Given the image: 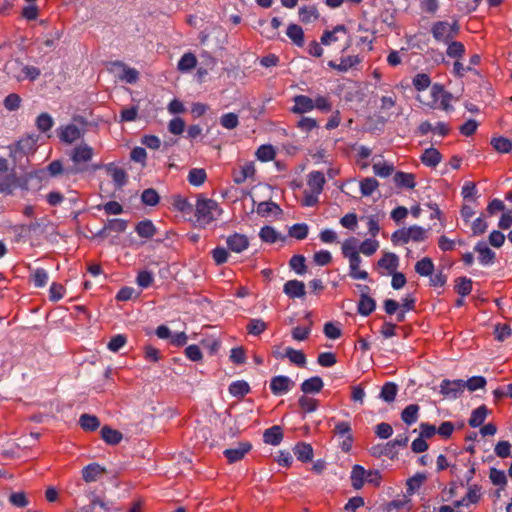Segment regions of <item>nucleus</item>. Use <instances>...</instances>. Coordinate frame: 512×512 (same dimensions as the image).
Masks as SVG:
<instances>
[{
	"label": "nucleus",
	"instance_id": "obj_35",
	"mask_svg": "<svg viewBox=\"0 0 512 512\" xmlns=\"http://www.w3.org/2000/svg\"><path fill=\"white\" fill-rule=\"evenodd\" d=\"M299 19L304 24H309L319 18V12L315 6H302L299 8Z\"/></svg>",
	"mask_w": 512,
	"mask_h": 512
},
{
	"label": "nucleus",
	"instance_id": "obj_53",
	"mask_svg": "<svg viewBox=\"0 0 512 512\" xmlns=\"http://www.w3.org/2000/svg\"><path fill=\"white\" fill-rule=\"evenodd\" d=\"M306 259L303 255H294L289 261L290 268L294 270L298 275L306 273L307 266L305 264Z\"/></svg>",
	"mask_w": 512,
	"mask_h": 512
},
{
	"label": "nucleus",
	"instance_id": "obj_36",
	"mask_svg": "<svg viewBox=\"0 0 512 512\" xmlns=\"http://www.w3.org/2000/svg\"><path fill=\"white\" fill-rule=\"evenodd\" d=\"M101 436L102 439L109 445H116L123 438L122 433L120 431L112 429L109 426L102 427Z\"/></svg>",
	"mask_w": 512,
	"mask_h": 512
},
{
	"label": "nucleus",
	"instance_id": "obj_46",
	"mask_svg": "<svg viewBox=\"0 0 512 512\" xmlns=\"http://www.w3.org/2000/svg\"><path fill=\"white\" fill-rule=\"evenodd\" d=\"M37 129L42 132H48L54 125V120L50 114L43 112L38 115L35 121Z\"/></svg>",
	"mask_w": 512,
	"mask_h": 512
},
{
	"label": "nucleus",
	"instance_id": "obj_30",
	"mask_svg": "<svg viewBox=\"0 0 512 512\" xmlns=\"http://www.w3.org/2000/svg\"><path fill=\"white\" fill-rule=\"evenodd\" d=\"M378 266L386 269L388 273L395 272L399 266V257L392 252L385 253L378 261Z\"/></svg>",
	"mask_w": 512,
	"mask_h": 512
},
{
	"label": "nucleus",
	"instance_id": "obj_57",
	"mask_svg": "<svg viewBox=\"0 0 512 512\" xmlns=\"http://www.w3.org/2000/svg\"><path fill=\"white\" fill-rule=\"evenodd\" d=\"M266 328L267 324L262 319H250L246 327L248 333L254 336L260 335Z\"/></svg>",
	"mask_w": 512,
	"mask_h": 512
},
{
	"label": "nucleus",
	"instance_id": "obj_50",
	"mask_svg": "<svg viewBox=\"0 0 512 512\" xmlns=\"http://www.w3.org/2000/svg\"><path fill=\"white\" fill-rule=\"evenodd\" d=\"M298 404L303 413H313L316 411L318 401L312 397H309L308 394H305L299 398Z\"/></svg>",
	"mask_w": 512,
	"mask_h": 512
},
{
	"label": "nucleus",
	"instance_id": "obj_14",
	"mask_svg": "<svg viewBox=\"0 0 512 512\" xmlns=\"http://www.w3.org/2000/svg\"><path fill=\"white\" fill-rule=\"evenodd\" d=\"M480 499V489L477 485H471L468 487L466 494L460 499L454 501V506L459 509L468 507L470 504H475Z\"/></svg>",
	"mask_w": 512,
	"mask_h": 512
},
{
	"label": "nucleus",
	"instance_id": "obj_54",
	"mask_svg": "<svg viewBox=\"0 0 512 512\" xmlns=\"http://www.w3.org/2000/svg\"><path fill=\"white\" fill-rule=\"evenodd\" d=\"M141 201L147 206H155L160 201V196L153 188L145 189L141 194Z\"/></svg>",
	"mask_w": 512,
	"mask_h": 512
},
{
	"label": "nucleus",
	"instance_id": "obj_10",
	"mask_svg": "<svg viewBox=\"0 0 512 512\" xmlns=\"http://www.w3.org/2000/svg\"><path fill=\"white\" fill-rule=\"evenodd\" d=\"M227 247L235 253H241L249 246V240L246 235L234 233L226 239Z\"/></svg>",
	"mask_w": 512,
	"mask_h": 512
},
{
	"label": "nucleus",
	"instance_id": "obj_55",
	"mask_svg": "<svg viewBox=\"0 0 512 512\" xmlns=\"http://www.w3.org/2000/svg\"><path fill=\"white\" fill-rule=\"evenodd\" d=\"M379 182L372 177L365 178L360 182V190L363 196H370L378 188Z\"/></svg>",
	"mask_w": 512,
	"mask_h": 512
},
{
	"label": "nucleus",
	"instance_id": "obj_27",
	"mask_svg": "<svg viewBox=\"0 0 512 512\" xmlns=\"http://www.w3.org/2000/svg\"><path fill=\"white\" fill-rule=\"evenodd\" d=\"M135 231L141 238L149 239L156 234L157 229L151 220L145 219L136 224Z\"/></svg>",
	"mask_w": 512,
	"mask_h": 512
},
{
	"label": "nucleus",
	"instance_id": "obj_25",
	"mask_svg": "<svg viewBox=\"0 0 512 512\" xmlns=\"http://www.w3.org/2000/svg\"><path fill=\"white\" fill-rule=\"evenodd\" d=\"M341 252L343 257L347 258L348 260L360 256L358 239L355 237H350L346 239L342 243Z\"/></svg>",
	"mask_w": 512,
	"mask_h": 512
},
{
	"label": "nucleus",
	"instance_id": "obj_29",
	"mask_svg": "<svg viewBox=\"0 0 512 512\" xmlns=\"http://www.w3.org/2000/svg\"><path fill=\"white\" fill-rule=\"evenodd\" d=\"M38 173L40 179H43L45 174H49L51 177H57L61 174L66 175V168H64L61 160H53L45 169L39 170Z\"/></svg>",
	"mask_w": 512,
	"mask_h": 512
},
{
	"label": "nucleus",
	"instance_id": "obj_11",
	"mask_svg": "<svg viewBox=\"0 0 512 512\" xmlns=\"http://www.w3.org/2000/svg\"><path fill=\"white\" fill-rule=\"evenodd\" d=\"M361 61H362V59L359 56H357V55H350V56L342 57L340 59V63L339 64H337L336 62L331 60V61L328 62V66L331 69H334V70H336L338 72L345 73L348 70L354 68Z\"/></svg>",
	"mask_w": 512,
	"mask_h": 512
},
{
	"label": "nucleus",
	"instance_id": "obj_18",
	"mask_svg": "<svg viewBox=\"0 0 512 512\" xmlns=\"http://www.w3.org/2000/svg\"><path fill=\"white\" fill-rule=\"evenodd\" d=\"M112 67L122 69V73L118 75L119 79L129 84H134L139 79V72L135 68L127 67L123 62L115 61Z\"/></svg>",
	"mask_w": 512,
	"mask_h": 512
},
{
	"label": "nucleus",
	"instance_id": "obj_51",
	"mask_svg": "<svg viewBox=\"0 0 512 512\" xmlns=\"http://www.w3.org/2000/svg\"><path fill=\"white\" fill-rule=\"evenodd\" d=\"M197 59L192 53H185L178 62L179 71H190L196 67Z\"/></svg>",
	"mask_w": 512,
	"mask_h": 512
},
{
	"label": "nucleus",
	"instance_id": "obj_3",
	"mask_svg": "<svg viewBox=\"0 0 512 512\" xmlns=\"http://www.w3.org/2000/svg\"><path fill=\"white\" fill-rule=\"evenodd\" d=\"M457 22L449 24L447 21L435 22L431 28L432 35L439 42L449 43L459 33Z\"/></svg>",
	"mask_w": 512,
	"mask_h": 512
},
{
	"label": "nucleus",
	"instance_id": "obj_26",
	"mask_svg": "<svg viewBox=\"0 0 512 512\" xmlns=\"http://www.w3.org/2000/svg\"><path fill=\"white\" fill-rule=\"evenodd\" d=\"M107 171L109 172L114 185L117 188H122L127 184L128 177L124 169L114 166L112 163L107 165Z\"/></svg>",
	"mask_w": 512,
	"mask_h": 512
},
{
	"label": "nucleus",
	"instance_id": "obj_9",
	"mask_svg": "<svg viewBox=\"0 0 512 512\" xmlns=\"http://www.w3.org/2000/svg\"><path fill=\"white\" fill-rule=\"evenodd\" d=\"M431 96L435 101L440 102L441 109L445 111H449L452 109V106L450 105V102L452 100V94L444 90L442 85L437 83L432 85Z\"/></svg>",
	"mask_w": 512,
	"mask_h": 512
},
{
	"label": "nucleus",
	"instance_id": "obj_52",
	"mask_svg": "<svg viewBox=\"0 0 512 512\" xmlns=\"http://www.w3.org/2000/svg\"><path fill=\"white\" fill-rule=\"evenodd\" d=\"M446 44L448 45L446 54L449 57L459 59L464 55L465 46L463 45L462 42L451 40L449 43Z\"/></svg>",
	"mask_w": 512,
	"mask_h": 512
},
{
	"label": "nucleus",
	"instance_id": "obj_38",
	"mask_svg": "<svg viewBox=\"0 0 512 512\" xmlns=\"http://www.w3.org/2000/svg\"><path fill=\"white\" fill-rule=\"evenodd\" d=\"M398 392V386L394 382H386L380 391L379 398L383 401L390 403L395 400Z\"/></svg>",
	"mask_w": 512,
	"mask_h": 512
},
{
	"label": "nucleus",
	"instance_id": "obj_62",
	"mask_svg": "<svg viewBox=\"0 0 512 512\" xmlns=\"http://www.w3.org/2000/svg\"><path fill=\"white\" fill-rule=\"evenodd\" d=\"M98 210H104L107 215H119L123 212V206L117 201H109L97 206Z\"/></svg>",
	"mask_w": 512,
	"mask_h": 512
},
{
	"label": "nucleus",
	"instance_id": "obj_5",
	"mask_svg": "<svg viewBox=\"0 0 512 512\" xmlns=\"http://www.w3.org/2000/svg\"><path fill=\"white\" fill-rule=\"evenodd\" d=\"M50 222L46 218L35 220L29 224H21L15 227V231L19 235H36L40 236L46 232L47 226Z\"/></svg>",
	"mask_w": 512,
	"mask_h": 512
},
{
	"label": "nucleus",
	"instance_id": "obj_59",
	"mask_svg": "<svg viewBox=\"0 0 512 512\" xmlns=\"http://www.w3.org/2000/svg\"><path fill=\"white\" fill-rule=\"evenodd\" d=\"M488 223L485 220V216L481 214L471 224V231L473 236H479L486 232Z\"/></svg>",
	"mask_w": 512,
	"mask_h": 512
},
{
	"label": "nucleus",
	"instance_id": "obj_60",
	"mask_svg": "<svg viewBox=\"0 0 512 512\" xmlns=\"http://www.w3.org/2000/svg\"><path fill=\"white\" fill-rule=\"evenodd\" d=\"M308 232L309 228L306 223H296L289 230L290 236L298 240L305 239L308 235Z\"/></svg>",
	"mask_w": 512,
	"mask_h": 512
},
{
	"label": "nucleus",
	"instance_id": "obj_20",
	"mask_svg": "<svg viewBox=\"0 0 512 512\" xmlns=\"http://www.w3.org/2000/svg\"><path fill=\"white\" fill-rule=\"evenodd\" d=\"M324 387V382L321 377L313 376L304 380L300 386L301 391L304 394H316L319 393Z\"/></svg>",
	"mask_w": 512,
	"mask_h": 512
},
{
	"label": "nucleus",
	"instance_id": "obj_24",
	"mask_svg": "<svg viewBox=\"0 0 512 512\" xmlns=\"http://www.w3.org/2000/svg\"><path fill=\"white\" fill-rule=\"evenodd\" d=\"M283 440V431L281 426L275 425L268 428L263 433L264 443L272 446H277Z\"/></svg>",
	"mask_w": 512,
	"mask_h": 512
},
{
	"label": "nucleus",
	"instance_id": "obj_63",
	"mask_svg": "<svg viewBox=\"0 0 512 512\" xmlns=\"http://www.w3.org/2000/svg\"><path fill=\"white\" fill-rule=\"evenodd\" d=\"M391 241L394 245L407 244L410 241L409 229L400 228L392 233Z\"/></svg>",
	"mask_w": 512,
	"mask_h": 512
},
{
	"label": "nucleus",
	"instance_id": "obj_17",
	"mask_svg": "<svg viewBox=\"0 0 512 512\" xmlns=\"http://www.w3.org/2000/svg\"><path fill=\"white\" fill-rule=\"evenodd\" d=\"M326 183L325 176L320 171H311L308 174L307 185L309 187V191L315 192L316 194H321Z\"/></svg>",
	"mask_w": 512,
	"mask_h": 512
},
{
	"label": "nucleus",
	"instance_id": "obj_48",
	"mask_svg": "<svg viewBox=\"0 0 512 512\" xmlns=\"http://www.w3.org/2000/svg\"><path fill=\"white\" fill-rule=\"evenodd\" d=\"M260 239L265 243L273 244L280 239V234L272 226H264L259 232Z\"/></svg>",
	"mask_w": 512,
	"mask_h": 512
},
{
	"label": "nucleus",
	"instance_id": "obj_19",
	"mask_svg": "<svg viewBox=\"0 0 512 512\" xmlns=\"http://www.w3.org/2000/svg\"><path fill=\"white\" fill-rule=\"evenodd\" d=\"M82 133L80 129L74 124H68L60 128L59 138L62 142L71 144L80 139Z\"/></svg>",
	"mask_w": 512,
	"mask_h": 512
},
{
	"label": "nucleus",
	"instance_id": "obj_32",
	"mask_svg": "<svg viewBox=\"0 0 512 512\" xmlns=\"http://www.w3.org/2000/svg\"><path fill=\"white\" fill-rule=\"evenodd\" d=\"M286 35L296 46L303 47L304 32L301 26L294 23L289 24L287 27Z\"/></svg>",
	"mask_w": 512,
	"mask_h": 512
},
{
	"label": "nucleus",
	"instance_id": "obj_7",
	"mask_svg": "<svg viewBox=\"0 0 512 512\" xmlns=\"http://www.w3.org/2000/svg\"><path fill=\"white\" fill-rule=\"evenodd\" d=\"M37 139L33 136H27L17 141L11 148V155L14 158H21L32 153L35 150Z\"/></svg>",
	"mask_w": 512,
	"mask_h": 512
},
{
	"label": "nucleus",
	"instance_id": "obj_2",
	"mask_svg": "<svg viewBox=\"0 0 512 512\" xmlns=\"http://www.w3.org/2000/svg\"><path fill=\"white\" fill-rule=\"evenodd\" d=\"M93 157V148L88 144H80L70 152L71 166L66 167V176L76 175L87 171V163Z\"/></svg>",
	"mask_w": 512,
	"mask_h": 512
},
{
	"label": "nucleus",
	"instance_id": "obj_15",
	"mask_svg": "<svg viewBox=\"0 0 512 512\" xmlns=\"http://www.w3.org/2000/svg\"><path fill=\"white\" fill-rule=\"evenodd\" d=\"M252 446L248 442L239 443L236 448L226 449L224 455L229 463H234L241 460L246 453L251 450Z\"/></svg>",
	"mask_w": 512,
	"mask_h": 512
},
{
	"label": "nucleus",
	"instance_id": "obj_8",
	"mask_svg": "<svg viewBox=\"0 0 512 512\" xmlns=\"http://www.w3.org/2000/svg\"><path fill=\"white\" fill-rule=\"evenodd\" d=\"M474 251L478 253V261L481 265L490 266L494 264L496 253L484 241L476 243Z\"/></svg>",
	"mask_w": 512,
	"mask_h": 512
},
{
	"label": "nucleus",
	"instance_id": "obj_49",
	"mask_svg": "<svg viewBox=\"0 0 512 512\" xmlns=\"http://www.w3.org/2000/svg\"><path fill=\"white\" fill-rule=\"evenodd\" d=\"M48 272L43 268H37L31 274V281L37 288L45 287L48 283Z\"/></svg>",
	"mask_w": 512,
	"mask_h": 512
},
{
	"label": "nucleus",
	"instance_id": "obj_58",
	"mask_svg": "<svg viewBox=\"0 0 512 512\" xmlns=\"http://www.w3.org/2000/svg\"><path fill=\"white\" fill-rule=\"evenodd\" d=\"M173 206L183 214H191L194 211V206L188 201V199L181 196H176L174 198Z\"/></svg>",
	"mask_w": 512,
	"mask_h": 512
},
{
	"label": "nucleus",
	"instance_id": "obj_31",
	"mask_svg": "<svg viewBox=\"0 0 512 512\" xmlns=\"http://www.w3.org/2000/svg\"><path fill=\"white\" fill-rule=\"evenodd\" d=\"M376 309L375 300L369 295H360L357 311L362 316H369Z\"/></svg>",
	"mask_w": 512,
	"mask_h": 512
},
{
	"label": "nucleus",
	"instance_id": "obj_56",
	"mask_svg": "<svg viewBox=\"0 0 512 512\" xmlns=\"http://www.w3.org/2000/svg\"><path fill=\"white\" fill-rule=\"evenodd\" d=\"M220 124L228 130L235 129L239 125V118L236 113H225L220 117Z\"/></svg>",
	"mask_w": 512,
	"mask_h": 512
},
{
	"label": "nucleus",
	"instance_id": "obj_61",
	"mask_svg": "<svg viewBox=\"0 0 512 512\" xmlns=\"http://www.w3.org/2000/svg\"><path fill=\"white\" fill-rule=\"evenodd\" d=\"M408 229H409L410 241L421 242L427 238L428 230L421 226L413 225V226L408 227Z\"/></svg>",
	"mask_w": 512,
	"mask_h": 512
},
{
	"label": "nucleus",
	"instance_id": "obj_41",
	"mask_svg": "<svg viewBox=\"0 0 512 512\" xmlns=\"http://www.w3.org/2000/svg\"><path fill=\"white\" fill-rule=\"evenodd\" d=\"M255 174V167L253 162H248L244 164L240 171L235 174L234 176V182L236 184H242L245 182L248 178H252Z\"/></svg>",
	"mask_w": 512,
	"mask_h": 512
},
{
	"label": "nucleus",
	"instance_id": "obj_47",
	"mask_svg": "<svg viewBox=\"0 0 512 512\" xmlns=\"http://www.w3.org/2000/svg\"><path fill=\"white\" fill-rule=\"evenodd\" d=\"M455 282V290L461 297H465L471 293L473 282L470 278L459 277Z\"/></svg>",
	"mask_w": 512,
	"mask_h": 512
},
{
	"label": "nucleus",
	"instance_id": "obj_12",
	"mask_svg": "<svg viewBox=\"0 0 512 512\" xmlns=\"http://www.w3.org/2000/svg\"><path fill=\"white\" fill-rule=\"evenodd\" d=\"M283 292L290 298H302L306 294L305 284L302 281L288 280L283 286Z\"/></svg>",
	"mask_w": 512,
	"mask_h": 512
},
{
	"label": "nucleus",
	"instance_id": "obj_23",
	"mask_svg": "<svg viewBox=\"0 0 512 512\" xmlns=\"http://www.w3.org/2000/svg\"><path fill=\"white\" fill-rule=\"evenodd\" d=\"M314 109V101L306 95H297L294 97V106L292 111L297 114H303Z\"/></svg>",
	"mask_w": 512,
	"mask_h": 512
},
{
	"label": "nucleus",
	"instance_id": "obj_13",
	"mask_svg": "<svg viewBox=\"0 0 512 512\" xmlns=\"http://www.w3.org/2000/svg\"><path fill=\"white\" fill-rule=\"evenodd\" d=\"M13 66H16L20 72L15 74L14 76L20 81L24 79H29L30 81L36 80L41 72L40 69L35 66L23 65L20 61L16 60L12 63Z\"/></svg>",
	"mask_w": 512,
	"mask_h": 512
},
{
	"label": "nucleus",
	"instance_id": "obj_4",
	"mask_svg": "<svg viewBox=\"0 0 512 512\" xmlns=\"http://www.w3.org/2000/svg\"><path fill=\"white\" fill-rule=\"evenodd\" d=\"M464 392V380L463 379H443L439 385V393L449 400H455L459 398Z\"/></svg>",
	"mask_w": 512,
	"mask_h": 512
},
{
	"label": "nucleus",
	"instance_id": "obj_6",
	"mask_svg": "<svg viewBox=\"0 0 512 512\" xmlns=\"http://www.w3.org/2000/svg\"><path fill=\"white\" fill-rule=\"evenodd\" d=\"M294 385V381L288 376L278 375L271 378L269 387L273 395L282 396L287 394Z\"/></svg>",
	"mask_w": 512,
	"mask_h": 512
},
{
	"label": "nucleus",
	"instance_id": "obj_39",
	"mask_svg": "<svg viewBox=\"0 0 512 512\" xmlns=\"http://www.w3.org/2000/svg\"><path fill=\"white\" fill-rule=\"evenodd\" d=\"M284 356L287 357L291 363L299 367H305L307 363L305 354L301 350H296L292 347L286 348Z\"/></svg>",
	"mask_w": 512,
	"mask_h": 512
},
{
	"label": "nucleus",
	"instance_id": "obj_34",
	"mask_svg": "<svg viewBox=\"0 0 512 512\" xmlns=\"http://www.w3.org/2000/svg\"><path fill=\"white\" fill-rule=\"evenodd\" d=\"M414 268L415 272L420 276L428 277L433 274L435 266L430 257H424L416 262Z\"/></svg>",
	"mask_w": 512,
	"mask_h": 512
},
{
	"label": "nucleus",
	"instance_id": "obj_45",
	"mask_svg": "<svg viewBox=\"0 0 512 512\" xmlns=\"http://www.w3.org/2000/svg\"><path fill=\"white\" fill-rule=\"evenodd\" d=\"M207 178L206 171L201 168H193L188 173V182L195 187L201 186Z\"/></svg>",
	"mask_w": 512,
	"mask_h": 512
},
{
	"label": "nucleus",
	"instance_id": "obj_43",
	"mask_svg": "<svg viewBox=\"0 0 512 512\" xmlns=\"http://www.w3.org/2000/svg\"><path fill=\"white\" fill-rule=\"evenodd\" d=\"M228 390L235 397H243L250 391V386L244 380H237L229 385Z\"/></svg>",
	"mask_w": 512,
	"mask_h": 512
},
{
	"label": "nucleus",
	"instance_id": "obj_64",
	"mask_svg": "<svg viewBox=\"0 0 512 512\" xmlns=\"http://www.w3.org/2000/svg\"><path fill=\"white\" fill-rule=\"evenodd\" d=\"M127 343V337L124 334H117L111 337L107 348L112 352H118Z\"/></svg>",
	"mask_w": 512,
	"mask_h": 512
},
{
	"label": "nucleus",
	"instance_id": "obj_22",
	"mask_svg": "<svg viewBox=\"0 0 512 512\" xmlns=\"http://www.w3.org/2000/svg\"><path fill=\"white\" fill-rule=\"evenodd\" d=\"M420 160L425 166L434 168L442 161V155L436 148L429 147L424 150Z\"/></svg>",
	"mask_w": 512,
	"mask_h": 512
},
{
	"label": "nucleus",
	"instance_id": "obj_42",
	"mask_svg": "<svg viewBox=\"0 0 512 512\" xmlns=\"http://www.w3.org/2000/svg\"><path fill=\"white\" fill-rule=\"evenodd\" d=\"M366 472L367 471L360 465H355L353 467L352 472H351V482H352V486L355 489H360L363 487L364 482H365Z\"/></svg>",
	"mask_w": 512,
	"mask_h": 512
},
{
	"label": "nucleus",
	"instance_id": "obj_44",
	"mask_svg": "<svg viewBox=\"0 0 512 512\" xmlns=\"http://www.w3.org/2000/svg\"><path fill=\"white\" fill-rule=\"evenodd\" d=\"M487 384L486 378L483 376H472L464 380V391L467 389L469 392H474L479 389H484Z\"/></svg>",
	"mask_w": 512,
	"mask_h": 512
},
{
	"label": "nucleus",
	"instance_id": "obj_21",
	"mask_svg": "<svg viewBox=\"0 0 512 512\" xmlns=\"http://www.w3.org/2000/svg\"><path fill=\"white\" fill-rule=\"evenodd\" d=\"M393 181L398 188L414 189L416 186L415 175L403 171H397Z\"/></svg>",
	"mask_w": 512,
	"mask_h": 512
},
{
	"label": "nucleus",
	"instance_id": "obj_33",
	"mask_svg": "<svg viewBox=\"0 0 512 512\" xmlns=\"http://www.w3.org/2000/svg\"><path fill=\"white\" fill-rule=\"evenodd\" d=\"M347 33V28L343 24L336 25L332 30H325L320 38L321 44L325 46L331 45L338 41L337 33Z\"/></svg>",
	"mask_w": 512,
	"mask_h": 512
},
{
	"label": "nucleus",
	"instance_id": "obj_16",
	"mask_svg": "<svg viewBox=\"0 0 512 512\" xmlns=\"http://www.w3.org/2000/svg\"><path fill=\"white\" fill-rule=\"evenodd\" d=\"M106 473V469L97 463L87 465L82 469V477L86 483L95 482Z\"/></svg>",
	"mask_w": 512,
	"mask_h": 512
},
{
	"label": "nucleus",
	"instance_id": "obj_37",
	"mask_svg": "<svg viewBox=\"0 0 512 512\" xmlns=\"http://www.w3.org/2000/svg\"><path fill=\"white\" fill-rule=\"evenodd\" d=\"M294 454L296 455L297 459L302 462L311 461L313 458L312 446L307 443H298L294 447Z\"/></svg>",
	"mask_w": 512,
	"mask_h": 512
},
{
	"label": "nucleus",
	"instance_id": "obj_28",
	"mask_svg": "<svg viewBox=\"0 0 512 512\" xmlns=\"http://www.w3.org/2000/svg\"><path fill=\"white\" fill-rule=\"evenodd\" d=\"M361 257L357 256L349 260V276L355 280H367L369 274L360 269Z\"/></svg>",
	"mask_w": 512,
	"mask_h": 512
},
{
	"label": "nucleus",
	"instance_id": "obj_1",
	"mask_svg": "<svg viewBox=\"0 0 512 512\" xmlns=\"http://www.w3.org/2000/svg\"><path fill=\"white\" fill-rule=\"evenodd\" d=\"M222 209L215 200L199 197L195 206V222L199 227H205L215 221Z\"/></svg>",
	"mask_w": 512,
	"mask_h": 512
},
{
	"label": "nucleus",
	"instance_id": "obj_40",
	"mask_svg": "<svg viewBox=\"0 0 512 512\" xmlns=\"http://www.w3.org/2000/svg\"><path fill=\"white\" fill-rule=\"evenodd\" d=\"M490 144L499 153H509L512 151V140L503 136L493 137Z\"/></svg>",
	"mask_w": 512,
	"mask_h": 512
}]
</instances>
